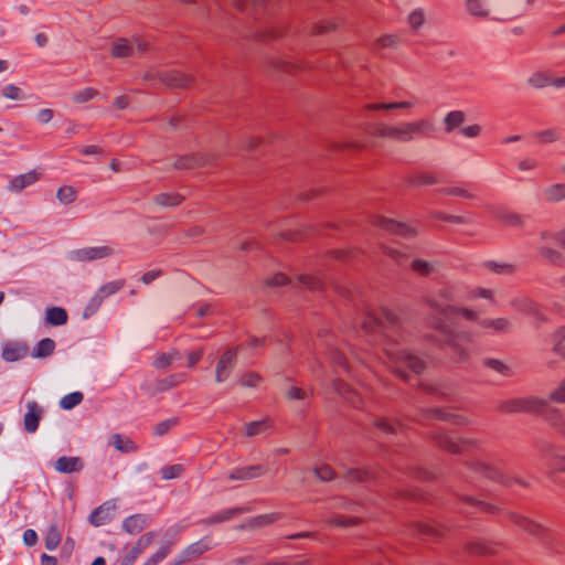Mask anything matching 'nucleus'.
Instances as JSON below:
<instances>
[{"mask_svg":"<svg viewBox=\"0 0 565 565\" xmlns=\"http://www.w3.org/2000/svg\"><path fill=\"white\" fill-rule=\"evenodd\" d=\"M111 444L118 450L124 451V452L131 451L135 448L134 444L129 439L124 438L120 435L114 436L113 439H111Z\"/></svg>","mask_w":565,"mask_h":565,"instance_id":"nucleus-23","label":"nucleus"},{"mask_svg":"<svg viewBox=\"0 0 565 565\" xmlns=\"http://www.w3.org/2000/svg\"><path fill=\"white\" fill-rule=\"evenodd\" d=\"M26 353V347L21 343H7L2 351V356L8 362H15Z\"/></svg>","mask_w":565,"mask_h":565,"instance_id":"nucleus-7","label":"nucleus"},{"mask_svg":"<svg viewBox=\"0 0 565 565\" xmlns=\"http://www.w3.org/2000/svg\"><path fill=\"white\" fill-rule=\"evenodd\" d=\"M455 313L466 320H469V321H475L478 319V313L477 311L470 309V308H455L454 309Z\"/></svg>","mask_w":565,"mask_h":565,"instance_id":"nucleus-34","label":"nucleus"},{"mask_svg":"<svg viewBox=\"0 0 565 565\" xmlns=\"http://www.w3.org/2000/svg\"><path fill=\"white\" fill-rule=\"evenodd\" d=\"M380 225L388 232L404 238L413 237L417 233V230L413 225L397 221L383 220Z\"/></svg>","mask_w":565,"mask_h":565,"instance_id":"nucleus-4","label":"nucleus"},{"mask_svg":"<svg viewBox=\"0 0 565 565\" xmlns=\"http://www.w3.org/2000/svg\"><path fill=\"white\" fill-rule=\"evenodd\" d=\"M23 541L26 545L32 546L38 541V535L33 530H26L23 534Z\"/></svg>","mask_w":565,"mask_h":565,"instance_id":"nucleus-43","label":"nucleus"},{"mask_svg":"<svg viewBox=\"0 0 565 565\" xmlns=\"http://www.w3.org/2000/svg\"><path fill=\"white\" fill-rule=\"evenodd\" d=\"M125 529L129 533H137L142 530L143 527V520L138 516H131L126 520L125 522Z\"/></svg>","mask_w":565,"mask_h":565,"instance_id":"nucleus-28","label":"nucleus"},{"mask_svg":"<svg viewBox=\"0 0 565 565\" xmlns=\"http://www.w3.org/2000/svg\"><path fill=\"white\" fill-rule=\"evenodd\" d=\"M153 540V535L148 533L146 535H143L140 540H139V548L140 551L145 550Z\"/></svg>","mask_w":565,"mask_h":565,"instance_id":"nucleus-47","label":"nucleus"},{"mask_svg":"<svg viewBox=\"0 0 565 565\" xmlns=\"http://www.w3.org/2000/svg\"><path fill=\"white\" fill-rule=\"evenodd\" d=\"M168 551H169V546H162L159 552H157L153 556V562L154 563H158L160 562L161 559H163L167 554H168Z\"/></svg>","mask_w":565,"mask_h":565,"instance_id":"nucleus-48","label":"nucleus"},{"mask_svg":"<svg viewBox=\"0 0 565 565\" xmlns=\"http://www.w3.org/2000/svg\"><path fill=\"white\" fill-rule=\"evenodd\" d=\"M551 398L557 403L565 402V383L559 385L551 395Z\"/></svg>","mask_w":565,"mask_h":565,"instance_id":"nucleus-42","label":"nucleus"},{"mask_svg":"<svg viewBox=\"0 0 565 565\" xmlns=\"http://www.w3.org/2000/svg\"><path fill=\"white\" fill-rule=\"evenodd\" d=\"M445 447L448 448L450 451H456L457 450V448L455 446L452 447L450 445L449 446L445 445Z\"/></svg>","mask_w":565,"mask_h":565,"instance_id":"nucleus-56","label":"nucleus"},{"mask_svg":"<svg viewBox=\"0 0 565 565\" xmlns=\"http://www.w3.org/2000/svg\"><path fill=\"white\" fill-rule=\"evenodd\" d=\"M202 355H203L202 350L190 351L185 356L188 367H190V369L194 367L202 359Z\"/></svg>","mask_w":565,"mask_h":565,"instance_id":"nucleus-35","label":"nucleus"},{"mask_svg":"<svg viewBox=\"0 0 565 565\" xmlns=\"http://www.w3.org/2000/svg\"><path fill=\"white\" fill-rule=\"evenodd\" d=\"M286 395L290 399H305L310 395V392L301 387L292 386L288 388Z\"/></svg>","mask_w":565,"mask_h":565,"instance_id":"nucleus-31","label":"nucleus"},{"mask_svg":"<svg viewBox=\"0 0 565 565\" xmlns=\"http://www.w3.org/2000/svg\"><path fill=\"white\" fill-rule=\"evenodd\" d=\"M4 68V63L0 62V70Z\"/></svg>","mask_w":565,"mask_h":565,"instance_id":"nucleus-60","label":"nucleus"},{"mask_svg":"<svg viewBox=\"0 0 565 565\" xmlns=\"http://www.w3.org/2000/svg\"><path fill=\"white\" fill-rule=\"evenodd\" d=\"M313 475L323 482H329L337 478L335 470L330 465L323 462L313 467Z\"/></svg>","mask_w":565,"mask_h":565,"instance_id":"nucleus-12","label":"nucleus"},{"mask_svg":"<svg viewBox=\"0 0 565 565\" xmlns=\"http://www.w3.org/2000/svg\"><path fill=\"white\" fill-rule=\"evenodd\" d=\"M297 280L302 287L311 290L319 289L321 286L320 280L310 274H300L297 276Z\"/></svg>","mask_w":565,"mask_h":565,"instance_id":"nucleus-19","label":"nucleus"},{"mask_svg":"<svg viewBox=\"0 0 565 565\" xmlns=\"http://www.w3.org/2000/svg\"><path fill=\"white\" fill-rule=\"evenodd\" d=\"M426 21L425 12L422 9H414L407 15V23L413 31L419 30Z\"/></svg>","mask_w":565,"mask_h":565,"instance_id":"nucleus-14","label":"nucleus"},{"mask_svg":"<svg viewBox=\"0 0 565 565\" xmlns=\"http://www.w3.org/2000/svg\"><path fill=\"white\" fill-rule=\"evenodd\" d=\"M291 281L290 277H288L284 273H276L267 279V285L273 287L286 286Z\"/></svg>","mask_w":565,"mask_h":565,"instance_id":"nucleus-27","label":"nucleus"},{"mask_svg":"<svg viewBox=\"0 0 565 565\" xmlns=\"http://www.w3.org/2000/svg\"><path fill=\"white\" fill-rule=\"evenodd\" d=\"M557 239L559 244L565 246V228L558 233Z\"/></svg>","mask_w":565,"mask_h":565,"instance_id":"nucleus-52","label":"nucleus"},{"mask_svg":"<svg viewBox=\"0 0 565 565\" xmlns=\"http://www.w3.org/2000/svg\"><path fill=\"white\" fill-rule=\"evenodd\" d=\"M3 298H4L3 292H0V303L2 302Z\"/></svg>","mask_w":565,"mask_h":565,"instance_id":"nucleus-59","label":"nucleus"},{"mask_svg":"<svg viewBox=\"0 0 565 565\" xmlns=\"http://www.w3.org/2000/svg\"><path fill=\"white\" fill-rule=\"evenodd\" d=\"M85 153H99L100 150L95 147V146H90V147H87L85 150H84Z\"/></svg>","mask_w":565,"mask_h":565,"instance_id":"nucleus-51","label":"nucleus"},{"mask_svg":"<svg viewBox=\"0 0 565 565\" xmlns=\"http://www.w3.org/2000/svg\"><path fill=\"white\" fill-rule=\"evenodd\" d=\"M41 414L42 411L36 404L32 403L29 405V411L24 417V426L28 431L33 433L38 428Z\"/></svg>","mask_w":565,"mask_h":565,"instance_id":"nucleus-9","label":"nucleus"},{"mask_svg":"<svg viewBox=\"0 0 565 565\" xmlns=\"http://www.w3.org/2000/svg\"><path fill=\"white\" fill-rule=\"evenodd\" d=\"M39 180V173L36 171H29L26 173L15 177L10 182V189L13 191H21L24 188L35 183Z\"/></svg>","mask_w":565,"mask_h":565,"instance_id":"nucleus-6","label":"nucleus"},{"mask_svg":"<svg viewBox=\"0 0 565 565\" xmlns=\"http://www.w3.org/2000/svg\"><path fill=\"white\" fill-rule=\"evenodd\" d=\"M122 287V281L120 280H115V281H110L106 285H104L100 289H99V295L96 299H94L95 301V308L96 309L100 302L103 301L104 297H107V296H110L115 292H117L119 289H121Z\"/></svg>","mask_w":565,"mask_h":565,"instance_id":"nucleus-13","label":"nucleus"},{"mask_svg":"<svg viewBox=\"0 0 565 565\" xmlns=\"http://www.w3.org/2000/svg\"><path fill=\"white\" fill-rule=\"evenodd\" d=\"M114 105L118 109H125L129 105V98L126 97V96H118V97L115 98Z\"/></svg>","mask_w":565,"mask_h":565,"instance_id":"nucleus-46","label":"nucleus"},{"mask_svg":"<svg viewBox=\"0 0 565 565\" xmlns=\"http://www.w3.org/2000/svg\"><path fill=\"white\" fill-rule=\"evenodd\" d=\"M262 382V377L256 373H246L241 377L242 385L246 387H257Z\"/></svg>","mask_w":565,"mask_h":565,"instance_id":"nucleus-30","label":"nucleus"},{"mask_svg":"<svg viewBox=\"0 0 565 565\" xmlns=\"http://www.w3.org/2000/svg\"><path fill=\"white\" fill-rule=\"evenodd\" d=\"M500 6V0H466L470 14L479 18L489 17Z\"/></svg>","mask_w":565,"mask_h":565,"instance_id":"nucleus-3","label":"nucleus"},{"mask_svg":"<svg viewBox=\"0 0 565 565\" xmlns=\"http://www.w3.org/2000/svg\"><path fill=\"white\" fill-rule=\"evenodd\" d=\"M267 427L268 425L263 422L250 423L246 426V434L249 436L257 435L263 433Z\"/></svg>","mask_w":565,"mask_h":565,"instance_id":"nucleus-36","label":"nucleus"},{"mask_svg":"<svg viewBox=\"0 0 565 565\" xmlns=\"http://www.w3.org/2000/svg\"><path fill=\"white\" fill-rule=\"evenodd\" d=\"M183 198L180 194L171 193V194H160L157 196L156 201L159 204L167 205V206H175L179 205L182 202Z\"/></svg>","mask_w":565,"mask_h":565,"instance_id":"nucleus-20","label":"nucleus"},{"mask_svg":"<svg viewBox=\"0 0 565 565\" xmlns=\"http://www.w3.org/2000/svg\"><path fill=\"white\" fill-rule=\"evenodd\" d=\"M377 43L383 47L396 46L398 44V39L395 35L386 34L379 38Z\"/></svg>","mask_w":565,"mask_h":565,"instance_id":"nucleus-37","label":"nucleus"},{"mask_svg":"<svg viewBox=\"0 0 565 565\" xmlns=\"http://www.w3.org/2000/svg\"><path fill=\"white\" fill-rule=\"evenodd\" d=\"M57 196L62 203H71L76 198V190L68 185L62 186L57 192Z\"/></svg>","mask_w":565,"mask_h":565,"instance_id":"nucleus-24","label":"nucleus"},{"mask_svg":"<svg viewBox=\"0 0 565 565\" xmlns=\"http://www.w3.org/2000/svg\"><path fill=\"white\" fill-rule=\"evenodd\" d=\"M82 468V462L76 457H62L56 461V469L61 472H74Z\"/></svg>","mask_w":565,"mask_h":565,"instance_id":"nucleus-11","label":"nucleus"},{"mask_svg":"<svg viewBox=\"0 0 565 565\" xmlns=\"http://www.w3.org/2000/svg\"><path fill=\"white\" fill-rule=\"evenodd\" d=\"M447 131L460 127L465 122V114L459 110L450 111L444 119Z\"/></svg>","mask_w":565,"mask_h":565,"instance_id":"nucleus-15","label":"nucleus"},{"mask_svg":"<svg viewBox=\"0 0 565 565\" xmlns=\"http://www.w3.org/2000/svg\"><path fill=\"white\" fill-rule=\"evenodd\" d=\"M156 278V274L153 273H148V274H145L143 277H142V280L148 284L150 282L151 280H153Z\"/></svg>","mask_w":565,"mask_h":565,"instance_id":"nucleus-50","label":"nucleus"},{"mask_svg":"<svg viewBox=\"0 0 565 565\" xmlns=\"http://www.w3.org/2000/svg\"><path fill=\"white\" fill-rule=\"evenodd\" d=\"M475 297L491 299L493 296V291L487 288H479L473 291Z\"/></svg>","mask_w":565,"mask_h":565,"instance_id":"nucleus-45","label":"nucleus"},{"mask_svg":"<svg viewBox=\"0 0 565 565\" xmlns=\"http://www.w3.org/2000/svg\"><path fill=\"white\" fill-rule=\"evenodd\" d=\"M92 565H106V563L103 557H97Z\"/></svg>","mask_w":565,"mask_h":565,"instance_id":"nucleus-54","label":"nucleus"},{"mask_svg":"<svg viewBox=\"0 0 565 565\" xmlns=\"http://www.w3.org/2000/svg\"><path fill=\"white\" fill-rule=\"evenodd\" d=\"M43 562L45 565H54V559L47 556L43 557Z\"/></svg>","mask_w":565,"mask_h":565,"instance_id":"nucleus-55","label":"nucleus"},{"mask_svg":"<svg viewBox=\"0 0 565 565\" xmlns=\"http://www.w3.org/2000/svg\"><path fill=\"white\" fill-rule=\"evenodd\" d=\"M83 399V394L81 392H74L66 396H64L61 401V406L64 409H71L72 407L78 405Z\"/></svg>","mask_w":565,"mask_h":565,"instance_id":"nucleus-22","label":"nucleus"},{"mask_svg":"<svg viewBox=\"0 0 565 565\" xmlns=\"http://www.w3.org/2000/svg\"><path fill=\"white\" fill-rule=\"evenodd\" d=\"M384 110H393V109H409L412 107L411 102H399V103H385L382 106Z\"/></svg>","mask_w":565,"mask_h":565,"instance_id":"nucleus-40","label":"nucleus"},{"mask_svg":"<svg viewBox=\"0 0 565 565\" xmlns=\"http://www.w3.org/2000/svg\"><path fill=\"white\" fill-rule=\"evenodd\" d=\"M553 83V78L545 72L536 71L529 75L527 84L534 88H543Z\"/></svg>","mask_w":565,"mask_h":565,"instance_id":"nucleus-10","label":"nucleus"},{"mask_svg":"<svg viewBox=\"0 0 565 565\" xmlns=\"http://www.w3.org/2000/svg\"><path fill=\"white\" fill-rule=\"evenodd\" d=\"M194 166H195V163L184 164V167H185V168H192V167H194Z\"/></svg>","mask_w":565,"mask_h":565,"instance_id":"nucleus-57","label":"nucleus"},{"mask_svg":"<svg viewBox=\"0 0 565 565\" xmlns=\"http://www.w3.org/2000/svg\"><path fill=\"white\" fill-rule=\"evenodd\" d=\"M135 45L140 46L139 39H117L111 43V55L115 57H127L132 54Z\"/></svg>","mask_w":565,"mask_h":565,"instance_id":"nucleus-5","label":"nucleus"},{"mask_svg":"<svg viewBox=\"0 0 565 565\" xmlns=\"http://www.w3.org/2000/svg\"><path fill=\"white\" fill-rule=\"evenodd\" d=\"M386 354L390 358V360L394 366L398 365L399 360H406L407 362L412 361V358L409 355H407L405 352H392V351L387 350ZM409 364L412 367L415 369V366L412 363H409Z\"/></svg>","mask_w":565,"mask_h":565,"instance_id":"nucleus-33","label":"nucleus"},{"mask_svg":"<svg viewBox=\"0 0 565 565\" xmlns=\"http://www.w3.org/2000/svg\"><path fill=\"white\" fill-rule=\"evenodd\" d=\"M277 520H278V514L277 513H269V514H265V515L259 516L257 519V522H258V524L264 525V524L274 523Z\"/></svg>","mask_w":565,"mask_h":565,"instance_id":"nucleus-44","label":"nucleus"},{"mask_svg":"<svg viewBox=\"0 0 565 565\" xmlns=\"http://www.w3.org/2000/svg\"><path fill=\"white\" fill-rule=\"evenodd\" d=\"M98 96V90L94 87H84L74 94L76 103H87Z\"/></svg>","mask_w":565,"mask_h":565,"instance_id":"nucleus-18","label":"nucleus"},{"mask_svg":"<svg viewBox=\"0 0 565 565\" xmlns=\"http://www.w3.org/2000/svg\"><path fill=\"white\" fill-rule=\"evenodd\" d=\"M529 402L531 404H533V405L529 406L530 409H536V408H539L542 405V403H540L537 401H529Z\"/></svg>","mask_w":565,"mask_h":565,"instance_id":"nucleus-53","label":"nucleus"},{"mask_svg":"<svg viewBox=\"0 0 565 565\" xmlns=\"http://www.w3.org/2000/svg\"><path fill=\"white\" fill-rule=\"evenodd\" d=\"M236 362V352L234 350L225 351L217 361L215 367V380L217 383L226 382Z\"/></svg>","mask_w":565,"mask_h":565,"instance_id":"nucleus-2","label":"nucleus"},{"mask_svg":"<svg viewBox=\"0 0 565 565\" xmlns=\"http://www.w3.org/2000/svg\"><path fill=\"white\" fill-rule=\"evenodd\" d=\"M178 359V353L174 351L161 353L156 359V365L160 369L170 366Z\"/></svg>","mask_w":565,"mask_h":565,"instance_id":"nucleus-21","label":"nucleus"},{"mask_svg":"<svg viewBox=\"0 0 565 565\" xmlns=\"http://www.w3.org/2000/svg\"><path fill=\"white\" fill-rule=\"evenodd\" d=\"M115 510V505L111 503H104L97 508L90 515V522L95 526L103 525L107 520L110 519L111 512Z\"/></svg>","mask_w":565,"mask_h":565,"instance_id":"nucleus-8","label":"nucleus"},{"mask_svg":"<svg viewBox=\"0 0 565 565\" xmlns=\"http://www.w3.org/2000/svg\"><path fill=\"white\" fill-rule=\"evenodd\" d=\"M481 132V127L477 124L466 126L461 129V134L468 138H475Z\"/></svg>","mask_w":565,"mask_h":565,"instance_id":"nucleus-38","label":"nucleus"},{"mask_svg":"<svg viewBox=\"0 0 565 565\" xmlns=\"http://www.w3.org/2000/svg\"><path fill=\"white\" fill-rule=\"evenodd\" d=\"M385 103H380V104H370V105H366V109L367 110H371V111H379V110H384V108L382 106H384Z\"/></svg>","mask_w":565,"mask_h":565,"instance_id":"nucleus-49","label":"nucleus"},{"mask_svg":"<svg viewBox=\"0 0 565 565\" xmlns=\"http://www.w3.org/2000/svg\"><path fill=\"white\" fill-rule=\"evenodd\" d=\"M425 127L426 125L423 121L405 122L387 127L383 132V136L396 138L398 140H411L416 134L422 132Z\"/></svg>","mask_w":565,"mask_h":565,"instance_id":"nucleus-1","label":"nucleus"},{"mask_svg":"<svg viewBox=\"0 0 565 565\" xmlns=\"http://www.w3.org/2000/svg\"><path fill=\"white\" fill-rule=\"evenodd\" d=\"M385 253L396 262H402L406 258V252L396 248H385Z\"/></svg>","mask_w":565,"mask_h":565,"instance_id":"nucleus-41","label":"nucleus"},{"mask_svg":"<svg viewBox=\"0 0 565 565\" xmlns=\"http://www.w3.org/2000/svg\"><path fill=\"white\" fill-rule=\"evenodd\" d=\"M46 320L51 324H64L67 321V313L63 308L53 307L47 309Z\"/></svg>","mask_w":565,"mask_h":565,"instance_id":"nucleus-16","label":"nucleus"},{"mask_svg":"<svg viewBox=\"0 0 565 565\" xmlns=\"http://www.w3.org/2000/svg\"><path fill=\"white\" fill-rule=\"evenodd\" d=\"M412 269L419 275H428L433 270V266L424 259H415L412 262Z\"/></svg>","mask_w":565,"mask_h":565,"instance_id":"nucleus-29","label":"nucleus"},{"mask_svg":"<svg viewBox=\"0 0 565 565\" xmlns=\"http://www.w3.org/2000/svg\"><path fill=\"white\" fill-rule=\"evenodd\" d=\"M487 326L495 331H507L511 327V322L503 317L491 319L487 322Z\"/></svg>","mask_w":565,"mask_h":565,"instance_id":"nucleus-25","label":"nucleus"},{"mask_svg":"<svg viewBox=\"0 0 565 565\" xmlns=\"http://www.w3.org/2000/svg\"><path fill=\"white\" fill-rule=\"evenodd\" d=\"M487 366L498 373H502V374H505L510 371V367L502 361L500 360H494V359H491V360H488L486 362Z\"/></svg>","mask_w":565,"mask_h":565,"instance_id":"nucleus-32","label":"nucleus"},{"mask_svg":"<svg viewBox=\"0 0 565 565\" xmlns=\"http://www.w3.org/2000/svg\"><path fill=\"white\" fill-rule=\"evenodd\" d=\"M55 349V343L51 339H44L39 342L35 348L34 356L35 358H45L52 354Z\"/></svg>","mask_w":565,"mask_h":565,"instance_id":"nucleus-17","label":"nucleus"},{"mask_svg":"<svg viewBox=\"0 0 565 565\" xmlns=\"http://www.w3.org/2000/svg\"><path fill=\"white\" fill-rule=\"evenodd\" d=\"M434 327H435L436 329H443V326H441L440 323H436Z\"/></svg>","mask_w":565,"mask_h":565,"instance_id":"nucleus-58","label":"nucleus"},{"mask_svg":"<svg viewBox=\"0 0 565 565\" xmlns=\"http://www.w3.org/2000/svg\"><path fill=\"white\" fill-rule=\"evenodd\" d=\"M61 536L56 527L52 526L46 534L45 544L50 550H54L60 544Z\"/></svg>","mask_w":565,"mask_h":565,"instance_id":"nucleus-26","label":"nucleus"},{"mask_svg":"<svg viewBox=\"0 0 565 565\" xmlns=\"http://www.w3.org/2000/svg\"><path fill=\"white\" fill-rule=\"evenodd\" d=\"M3 95L9 99H19L21 97V89L13 85H9L4 87Z\"/></svg>","mask_w":565,"mask_h":565,"instance_id":"nucleus-39","label":"nucleus"}]
</instances>
